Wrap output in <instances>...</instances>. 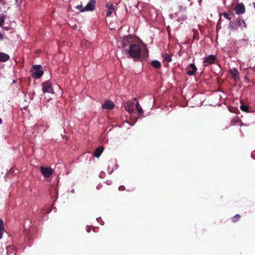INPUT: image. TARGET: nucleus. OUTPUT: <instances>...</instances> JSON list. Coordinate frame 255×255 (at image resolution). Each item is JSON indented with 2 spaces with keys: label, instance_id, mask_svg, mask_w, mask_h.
I'll return each mask as SVG.
<instances>
[{
  "label": "nucleus",
  "instance_id": "cd10ccee",
  "mask_svg": "<svg viewBox=\"0 0 255 255\" xmlns=\"http://www.w3.org/2000/svg\"><path fill=\"white\" fill-rule=\"evenodd\" d=\"M2 123V120L0 118V125Z\"/></svg>",
  "mask_w": 255,
  "mask_h": 255
},
{
  "label": "nucleus",
  "instance_id": "423d86ee",
  "mask_svg": "<svg viewBox=\"0 0 255 255\" xmlns=\"http://www.w3.org/2000/svg\"><path fill=\"white\" fill-rule=\"evenodd\" d=\"M234 10L238 15L244 14L245 12V6L243 3H238L235 7Z\"/></svg>",
  "mask_w": 255,
  "mask_h": 255
},
{
  "label": "nucleus",
  "instance_id": "6e6552de",
  "mask_svg": "<svg viewBox=\"0 0 255 255\" xmlns=\"http://www.w3.org/2000/svg\"><path fill=\"white\" fill-rule=\"evenodd\" d=\"M215 59V56L213 55H210L205 59L204 60V63L205 66H208L209 64H212Z\"/></svg>",
  "mask_w": 255,
  "mask_h": 255
},
{
  "label": "nucleus",
  "instance_id": "1a4fd4ad",
  "mask_svg": "<svg viewBox=\"0 0 255 255\" xmlns=\"http://www.w3.org/2000/svg\"><path fill=\"white\" fill-rule=\"evenodd\" d=\"M230 73L234 80L237 81L239 79V73L236 68L231 69Z\"/></svg>",
  "mask_w": 255,
  "mask_h": 255
},
{
  "label": "nucleus",
  "instance_id": "c85d7f7f",
  "mask_svg": "<svg viewBox=\"0 0 255 255\" xmlns=\"http://www.w3.org/2000/svg\"><path fill=\"white\" fill-rule=\"evenodd\" d=\"M90 229H87V232H88V233L90 232Z\"/></svg>",
  "mask_w": 255,
  "mask_h": 255
},
{
  "label": "nucleus",
  "instance_id": "6ab92c4d",
  "mask_svg": "<svg viewBox=\"0 0 255 255\" xmlns=\"http://www.w3.org/2000/svg\"><path fill=\"white\" fill-rule=\"evenodd\" d=\"M135 106L137 109L138 114H141L143 113V110L138 102L136 103Z\"/></svg>",
  "mask_w": 255,
  "mask_h": 255
},
{
  "label": "nucleus",
  "instance_id": "7ed1b4c3",
  "mask_svg": "<svg viewBox=\"0 0 255 255\" xmlns=\"http://www.w3.org/2000/svg\"><path fill=\"white\" fill-rule=\"evenodd\" d=\"M42 91L43 93H53V90L51 87V83L49 81H46L42 84Z\"/></svg>",
  "mask_w": 255,
  "mask_h": 255
},
{
  "label": "nucleus",
  "instance_id": "f03ea898",
  "mask_svg": "<svg viewBox=\"0 0 255 255\" xmlns=\"http://www.w3.org/2000/svg\"><path fill=\"white\" fill-rule=\"evenodd\" d=\"M31 76L34 79L40 78L43 74V71L40 65H34L30 70Z\"/></svg>",
  "mask_w": 255,
  "mask_h": 255
},
{
  "label": "nucleus",
  "instance_id": "f3484780",
  "mask_svg": "<svg viewBox=\"0 0 255 255\" xmlns=\"http://www.w3.org/2000/svg\"><path fill=\"white\" fill-rule=\"evenodd\" d=\"M151 65L153 67L156 68H158L161 66L160 63L157 60H153L151 62Z\"/></svg>",
  "mask_w": 255,
  "mask_h": 255
},
{
  "label": "nucleus",
  "instance_id": "f257e3e1",
  "mask_svg": "<svg viewBox=\"0 0 255 255\" xmlns=\"http://www.w3.org/2000/svg\"><path fill=\"white\" fill-rule=\"evenodd\" d=\"M128 53V58H132L134 59H138L141 55V48L138 44H133L129 46Z\"/></svg>",
  "mask_w": 255,
  "mask_h": 255
},
{
  "label": "nucleus",
  "instance_id": "2eb2a0df",
  "mask_svg": "<svg viewBox=\"0 0 255 255\" xmlns=\"http://www.w3.org/2000/svg\"><path fill=\"white\" fill-rule=\"evenodd\" d=\"M161 56L164 61L167 62L171 61L172 58L170 55L167 53H162Z\"/></svg>",
  "mask_w": 255,
  "mask_h": 255
},
{
  "label": "nucleus",
  "instance_id": "0eeeda50",
  "mask_svg": "<svg viewBox=\"0 0 255 255\" xmlns=\"http://www.w3.org/2000/svg\"><path fill=\"white\" fill-rule=\"evenodd\" d=\"M134 106L133 101H128L125 105V110L129 114H132L134 111Z\"/></svg>",
  "mask_w": 255,
  "mask_h": 255
},
{
  "label": "nucleus",
  "instance_id": "20e7f679",
  "mask_svg": "<svg viewBox=\"0 0 255 255\" xmlns=\"http://www.w3.org/2000/svg\"><path fill=\"white\" fill-rule=\"evenodd\" d=\"M96 0H90L87 5L83 7V9L82 11H93L95 8Z\"/></svg>",
  "mask_w": 255,
  "mask_h": 255
},
{
  "label": "nucleus",
  "instance_id": "aec40b11",
  "mask_svg": "<svg viewBox=\"0 0 255 255\" xmlns=\"http://www.w3.org/2000/svg\"><path fill=\"white\" fill-rule=\"evenodd\" d=\"M241 109L244 112H247L248 111V107L245 105H242L240 106Z\"/></svg>",
  "mask_w": 255,
  "mask_h": 255
},
{
  "label": "nucleus",
  "instance_id": "4468645a",
  "mask_svg": "<svg viewBox=\"0 0 255 255\" xmlns=\"http://www.w3.org/2000/svg\"><path fill=\"white\" fill-rule=\"evenodd\" d=\"M103 150L104 148L102 146L98 147L94 151V155L97 157H99L103 152Z\"/></svg>",
  "mask_w": 255,
  "mask_h": 255
},
{
  "label": "nucleus",
  "instance_id": "f8f14e48",
  "mask_svg": "<svg viewBox=\"0 0 255 255\" xmlns=\"http://www.w3.org/2000/svg\"><path fill=\"white\" fill-rule=\"evenodd\" d=\"M189 67L192 69L191 70H189L187 74L189 76H192L195 74V72L197 70V68L194 64L191 63L189 65Z\"/></svg>",
  "mask_w": 255,
  "mask_h": 255
},
{
  "label": "nucleus",
  "instance_id": "39448f33",
  "mask_svg": "<svg viewBox=\"0 0 255 255\" xmlns=\"http://www.w3.org/2000/svg\"><path fill=\"white\" fill-rule=\"evenodd\" d=\"M40 171L42 174L46 178L49 177L53 173V170L50 167H41Z\"/></svg>",
  "mask_w": 255,
  "mask_h": 255
},
{
  "label": "nucleus",
  "instance_id": "ddd939ff",
  "mask_svg": "<svg viewBox=\"0 0 255 255\" xmlns=\"http://www.w3.org/2000/svg\"><path fill=\"white\" fill-rule=\"evenodd\" d=\"M9 59V56L8 55L3 52L0 53V61L5 62L7 61Z\"/></svg>",
  "mask_w": 255,
  "mask_h": 255
},
{
  "label": "nucleus",
  "instance_id": "c756f323",
  "mask_svg": "<svg viewBox=\"0 0 255 255\" xmlns=\"http://www.w3.org/2000/svg\"><path fill=\"white\" fill-rule=\"evenodd\" d=\"M133 100H134V101H136V98H134V99H133Z\"/></svg>",
  "mask_w": 255,
  "mask_h": 255
},
{
  "label": "nucleus",
  "instance_id": "393cba45",
  "mask_svg": "<svg viewBox=\"0 0 255 255\" xmlns=\"http://www.w3.org/2000/svg\"><path fill=\"white\" fill-rule=\"evenodd\" d=\"M254 154H255V151L253 152L252 153V157L254 158V159H255V156H254Z\"/></svg>",
  "mask_w": 255,
  "mask_h": 255
},
{
  "label": "nucleus",
  "instance_id": "412c9836",
  "mask_svg": "<svg viewBox=\"0 0 255 255\" xmlns=\"http://www.w3.org/2000/svg\"><path fill=\"white\" fill-rule=\"evenodd\" d=\"M240 218V215L239 214L236 215L233 218V222H236L239 218Z\"/></svg>",
  "mask_w": 255,
  "mask_h": 255
},
{
  "label": "nucleus",
  "instance_id": "9d476101",
  "mask_svg": "<svg viewBox=\"0 0 255 255\" xmlns=\"http://www.w3.org/2000/svg\"><path fill=\"white\" fill-rule=\"evenodd\" d=\"M106 6L108 8L109 10L107 12V16H111L112 13L115 10V6L113 3H110L109 2L106 4Z\"/></svg>",
  "mask_w": 255,
  "mask_h": 255
},
{
  "label": "nucleus",
  "instance_id": "b1692460",
  "mask_svg": "<svg viewBox=\"0 0 255 255\" xmlns=\"http://www.w3.org/2000/svg\"><path fill=\"white\" fill-rule=\"evenodd\" d=\"M125 189L124 186H120L119 188V190H123Z\"/></svg>",
  "mask_w": 255,
  "mask_h": 255
},
{
  "label": "nucleus",
  "instance_id": "7c9ffc66",
  "mask_svg": "<svg viewBox=\"0 0 255 255\" xmlns=\"http://www.w3.org/2000/svg\"><path fill=\"white\" fill-rule=\"evenodd\" d=\"M202 1V0H199V2H201Z\"/></svg>",
  "mask_w": 255,
  "mask_h": 255
},
{
  "label": "nucleus",
  "instance_id": "a878e982",
  "mask_svg": "<svg viewBox=\"0 0 255 255\" xmlns=\"http://www.w3.org/2000/svg\"><path fill=\"white\" fill-rule=\"evenodd\" d=\"M3 28L6 30H9V27H3Z\"/></svg>",
  "mask_w": 255,
  "mask_h": 255
},
{
  "label": "nucleus",
  "instance_id": "a211bd4d",
  "mask_svg": "<svg viewBox=\"0 0 255 255\" xmlns=\"http://www.w3.org/2000/svg\"><path fill=\"white\" fill-rule=\"evenodd\" d=\"M6 15L4 14L0 15V26L2 27L4 20L6 19Z\"/></svg>",
  "mask_w": 255,
  "mask_h": 255
},
{
  "label": "nucleus",
  "instance_id": "4be33fe9",
  "mask_svg": "<svg viewBox=\"0 0 255 255\" xmlns=\"http://www.w3.org/2000/svg\"><path fill=\"white\" fill-rule=\"evenodd\" d=\"M76 8L80 10V12H84L85 11H82L83 9V5L82 4L78 5L76 6Z\"/></svg>",
  "mask_w": 255,
  "mask_h": 255
},
{
  "label": "nucleus",
  "instance_id": "bb28decb",
  "mask_svg": "<svg viewBox=\"0 0 255 255\" xmlns=\"http://www.w3.org/2000/svg\"><path fill=\"white\" fill-rule=\"evenodd\" d=\"M4 2V0H0V2L2 3Z\"/></svg>",
  "mask_w": 255,
  "mask_h": 255
},
{
  "label": "nucleus",
  "instance_id": "9b49d317",
  "mask_svg": "<svg viewBox=\"0 0 255 255\" xmlns=\"http://www.w3.org/2000/svg\"><path fill=\"white\" fill-rule=\"evenodd\" d=\"M114 104L113 102L111 101H107L105 102L103 105V108L108 110H111L114 108Z\"/></svg>",
  "mask_w": 255,
  "mask_h": 255
},
{
  "label": "nucleus",
  "instance_id": "5701e85b",
  "mask_svg": "<svg viewBox=\"0 0 255 255\" xmlns=\"http://www.w3.org/2000/svg\"><path fill=\"white\" fill-rule=\"evenodd\" d=\"M223 15H224V16L226 18H227V19H228L229 20H231V17L230 16L229 14L225 13H224Z\"/></svg>",
  "mask_w": 255,
  "mask_h": 255
},
{
  "label": "nucleus",
  "instance_id": "dca6fc26",
  "mask_svg": "<svg viewBox=\"0 0 255 255\" xmlns=\"http://www.w3.org/2000/svg\"><path fill=\"white\" fill-rule=\"evenodd\" d=\"M3 230V222L1 219H0V239H1L2 238Z\"/></svg>",
  "mask_w": 255,
  "mask_h": 255
}]
</instances>
